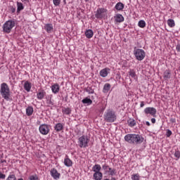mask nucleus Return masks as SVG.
<instances>
[{
  "mask_svg": "<svg viewBox=\"0 0 180 180\" xmlns=\"http://www.w3.org/2000/svg\"><path fill=\"white\" fill-rule=\"evenodd\" d=\"M109 71H110V69L109 68H104L100 71V75L103 78H105L108 77V74H109Z\"/></svg>",
  "mask_w": 180,
  "mask_h": 180,
  "instance_id": "nucleus-14",
  "label": "nucleus"
},
{
  "mask_svg": "<svg viewBox=\"0 0 180 180\" xmlns=\"http://www.w3.org/2000/svg\"><path fill=\"white\" fill-rule=\"evenodd\" d=\"M164 78L165 79H169L171 78V72L167 70L164 72Z\"/></svg>",
  "mask_w": 180,
  "mask_h": 180,
  "instance_id": "nucleus-24",
  "label": "nucleus"
},
{
  "mask_svg": "<svg viewBox=\"0 0 180 180\" xmlns=\"http://www.w3.org/2000/svg\"><path fill=\"white\" fill-rule=\"evenodd\" d=\"M54 129H55L56 131H61V130H63L64 129V126L61 123H57L55 125Z\"/></svg>",
  "mask_w": 180,
  "mask_h": 180,
  "instance_id": "nucleus-15",
  "label": "nucleus"
},
{
  "mask_svg": "<svg viewBox=\"0 0 180 180\" xmlns=\"http://www.w3.org/2000/svg\"><path fill=\"white\" fill-rule=\"evenodd\" d=\"M127 123L130 127H133L136 126V120H134L133 119L128 120Z\"/></svg>",
  "mask_w": 180,
  "mask_h": 180,
  "instance_id": "nucleus-28",
  "label": "nucleus"
},
{
  "mask_svg": "<svg viewBox=\"0 0 180 180\" xmlns=\"http://www.w3.org/2000/svg\"><path fill=\"white\" fill-rule=\"evenodd\" d=\"M146 124L147 126H150V122L146 121Z\"/></svg>",
  "mask_w": 180,
  "mask_h": 180,
  "instance_id": "nucleus-50",
  "label": "nucleus"
},
{
  "mask_svg": "<svg viewBox=\"0 0 180 180\" xmlns=\"http://www.w3.org/2000/svg\"><path fill=\"white\" fill-rule=\"evenodd\" d=\"M124 8V4H123V3H122V2H118L115 5V9L117 11H123Z\"/></svg>",
  "mask_w": 180,
  "mask_h": 180,
  "instance_id": "nucleus-17",
  "label": "nucleus"
},
{
  "mask_svg": "<svg viewBox=\"0 0 180 180\" xmlns=\"http://www.w3.org/2000/svg\"><path fill=\"white\" fill-rule=\"evenodd\" d=\"M0 94L2 98L6 101H9L11 99V89L6 83H2L1 84Z\"/></svg>",
  "mask_w": 180,
  "mask_h": 180,
  "instance_id": "nucleus-2",
  "label": "nucleus"
},
{
  "mask_svg": "<svg viewBox=\"0 0 180 180\" xmlns=\"http://www.w3.org/2000/svg\"><path fill=\"white\" fill-rule=\"evenodd\" d=\"M17 5H18V8H17L18 12H20V11H23V8H24L23 4L18 2Z\"/></svg>",
  "mask_w": 180,
  "mask_h": 180,
  "instance_id": "nucleus-29",
  "label": "nucleus"
},
{
  "mask_svg": "<svg viewBox=\"0 0 180 180\" xmlns=\"http://www.w3.org/2000/svg\"><path fill=\"white\" fill-rule=\"evenodd\" d=\"M0 162L1 164H4V162H6V161L5 160H1Z\"/></svg>",
  "mask_w": 180,
  "mask_h": 180,
  "instance_id": "nucleus-49",
  "label": "nucleus"
},
{
  "mask_svg": "<svg viewBox=\"0 0 180 180\" xmlns=\"http://www.w3.org/2000/svg\"><path fill=\"white\" fill-rule=\"evenodd\" d=\"M51 88L53 94H58L60 92V85L58 84H54Z\"/></svg>",
  "mask_w": 180,
  "mask_h": 180,
  "instance_id": "nucleus-13",
  "label": "nucleus"
},
{
  "mask_svg": "<svg viewBox=\"0 0 180 180\" xmlns=\"http://www.w3.org/2000/svg\"><path fill=\"white\" fill-rule=\"evenodd\" d=\"M109 168H110L108 165H103V169H104V171H108Z\"/></svg>",
  "mask_w": 180,
  "mask_h": 180,
  "instance_id": "nucleus-42",
  "label": "nucleus"
},
{
  "mask_svg": "<svg viewBox=\"0 0 180 180\" xmlns=\"http://www.w3.org/2000/svg\"><path fill=\"white\" fill-rule=\"evenodd\" d=\"M53 4L55 5V6H58V5H60V0H53Z\"/></svg>",
  "mask_w": 180,
  "mask_h": 180,
  "instance_id": "nucleus-40",
  "label": "nucleus"
},
{
  "mask_svg": "<svg viewBox=\"0 0 180 180\" xmlns=\"http://www.w3.org/2000/svg\"><path fill=\"white\" fill-rule=\"evenodd\" d=\"M134 55L138 61H143L146 58V52L143 49H137L134 50Z\"/></svg>",
  "mask_w": 180,
  "mask_h": 180,
  "instance_id": "nucleus-5",
  "label": "nucleus"
},
{
  "mask_svg": "<svg viewBox=\"0 0 180 180\" xmlns=\"http://www.w3.org/2000/svg\"><path fill=\"white\" fill-rule=\"evenodd\" d=\"M85 91L86 92H87V94H94L95 92L92 87H87L85 89Z\"/></svg>",
  "mask_w": 180,
  "mask_h": 180,
  "instance_id": "nucleus-31",
  "label": "nucleus"
},
{
  "mask_svg": "<svg viewBox=\"0 0 180 180\" xmlns=\"http://www.w3.org/2000/svg\"><path fill=\"white\" fill-rule=\"evenodd\" d=\"M63 113H65V115H70L71 113V109H70V108H65L63 110Z\"/></svg>",
  "mask_w": 180,
  "mask_h": 180,
  "instance_id": "nucleus-34",
  "label": "nucleus"
},
{
  "mask_svg": "<svg viewBox=\"0 0 180 180\" xmlns=\"http://www.w3.org/2000/svg\"><path fill=\"white\" fill-rule=\"evenodd\" d=\"M18 180H23L22 178H20V179H18Z\"/></svg>",
  "mask_w": 180,
  "mask_h": 180,
  "instance_id": "nucleus-54",
  "label": "nucleus"
},
{
  "mask_svg": "<svg viewBox=\"0 0 180 180\" xmlns=\"http://www.w3.org/2000/svg\"><path fill=\"white\" fill-rule=\"evenodd\" d=\"M30 180H39L37 175H32L30 176Z\"/></svg>",
  "mask_w": 180,
  "mask_h": 180,
  "instance_id": "nucleus-38",
  "label": "nucleus"
},
{
  "mask_svg": "<svg viewBox=\"0 0 180 180\" xmlns=\"http://www.w3.org/2000/svg\"><path fill=\"white\" fill-rule=\"evenodd\" d=\"M110 90V84L109 83H106L103 89V92L104 94H107V92H109V91Z\"/></svg>",
  "mask_w": 180,
  "mask_h": 180,
  "instance_id": "nucleus-19",
  "label": "nucleus"
},
{
  "mask_svg": "<svg viewBox=\"0 0 180 180\" xmlns=\"http://www.w3.org/2000/svg\"><path fill=\"white\" fill-rule=\"evenodd\" d=\"M104 120L108 123H113L116 120V114L111 110H107L104 115Z\"/></svg>",
  "mask_w": 180,
  "mask_h": 180,
  "instance_id": "nucleus-3",
  "label": "nucleus"
},
{
  "mask_svg": "<svg viewBox=\"0 0 180 180\" xmlns=\"http://www.w3.org/2000/svg\"><path fill=\"white\" fill-rule=\"evenodd\" d=\"M131 179H132V180H140V176H139L138 174H133V175L131 176Z\"/></svg>",
  "mask_w": 180,
  "mask_h": 180,
  "instance_id": "nucleus-36",
  "label": "nucleus"
},
{
  "mask_svg": "<svg viewBox=\"0 0 180 180\" xmlns=\"http://www.w3.org/2000/svg\"><path fill=\"white\" fill-rule=\"evenodd\" d=\"M172 134V131L169 129H167V132H166L167 137H171Z\"/></svg>",
  "mask_w": 180,
  "mask_h": 180,
  "instance_id": "nucleus-39",
  "label": "nucleus"
},
{
  "mask_svg": "<svg viewBox=\"0 0 180 180\" xmlns=\"http://www.w3.org/2000/svg\"><path fill=\"white\" fill-rule=\"evenodd\" d=\"M96 176H97V178H96L95 176H93L94 179H95V180H101L102 177L103 176V174L101 173V176H100L99 175H96Z\"/></svg>",
  "mask_w": 180,
  "mask_h": 180,
  "instance_id": "nucleus-41",
  "label": "nucleus"
},
{
  "mask_svg": "<svg viewBox=\"0 0 180 180\" xmlns=\"http://www.w3.org/2000/svg\"><path fill=\"white\" fill-rule=\"evenodd\" d=\"M174 157H176V158L177 160H179L180 158V151L179 150H176L175 152H174Z\"/></svg>",
  "mask_w": 180,
  "mask_h": 180,
  "instance_id": "nucleus-35",
  "label": "nucleus"
},
{
  "mask_svg": "<svg viewBox=\"0 0 180 180\" xmlns=\"http://www.w3.org/2000/svg\"><path fill=\"white\" fill-rule=\"evenodd\" d=\"M24 89H25V91H27V92L30 91V89H32V85L30 84V83H29V82H25V83L24 84Z\"/></svg>",
  "mask_w": 180,
  "mask_h": 180,
  "instance_id": "nucleus-22",
  "label": "nucleus"
},
{
  "mask_svg": "<svg viewBox=\"0 0 180 180\" xmlns=\"http://www.w3.org/2000/svg\"><path fill=\"white\" fill-rule=\"evenodd\" d=\"M129 74V77H131V78L136 77V72H134V70H130Z\"/></svg>",
  "mask_w": 180,
  "mask_h": 180,
  "instance_id": "nucleus-32",
  "label": "nucleus"
},
{
  "mask_svg": "<svg viewBox=\"0 0 180 180\" xmlns=\"http://www.w3.org/2000/svg\"><path fill=\"white\" fill-rule=\"evenodd\" d=\"M27 116H32L33 115V107L29 106L26 108Z\"/></svg>",
  "mask_w": 180,
  "mask_h": 180,
  "instance_id": "nucleus-21",
  "label": "nucleus"
},
{
  "mask_svg": "<svg viewBox=\"0 0 180 180\" xmlns=\"http://www.w3.org/2000/svg\"><path fill=\"white\" fill-rule=\"evenodd\" d=\"M13 27H15V22L12 20H8L3 25V32L9 33Z\"/></svg>",
  "mask_w": 180,
  "mask_h": 180,
  "instance_id": "nucleus-4",
  "label": "nucleus"
},
{
  "mask_svg": "<svg viewBox=\"0 0 180 180\" xmlns=\"http://www.w3.org/2000/svg\"><path fill=\"white\" fill-rule=\"evenodd\" d=\"M46 104L48 105V106H53V105H54V103H53L52 102V101H51V98H48L47 100H46Z\"/></svg>",
  "mask_w": 180,
  "mask_h": 180,
  "instance_id": "nucleus-33",
  "label": "nucleus"
},
{
  "mask_svg": "<svg viewBox=\"0 0 180 180\" xmlns=\"http://www.w3.org/2000/svg\"><path fill=\"white\" fill-rule=\"evenodd\" d=\"M176 50L177 51H180V44H178L176 46Z\"/></svg>",
  "mask_w": 180,
  "mask_h": 180,
  "instance_id": "nucleus-46",
  "label": "nucleus"
},
{
  "mask_svg": "<svg viewBox=\"0 0 180 180\" xmlns=\"http://www.w3.org/2000/svg\"><path fill=\"white\" fill-rule=\"evenodd\" d=\"M51 175L53 179H60V173H58V171L56 169V168H53L51 170Z\"/></svg>",
  "mask_w": 180,
  "mask_h": 180,
  "instance_id": "nucleus-11",
  "label": "nucleus"
},
{
  "mask_svg": "<svg viewBox=\"0 0 180 180\" xmlns=\"http://www.w3.org/2000/svg\"><path fill=\"white\" fill-rule=\"evenodd\" d=\"M45 95H46V92H44V91H42L37 94V98L38 99L41 100L43 99V98H44Z\"/></svg>",
  "mask_w": 180,
  "mask_h": 180,
  "instance_id": "nucleus-26",
  "label": "nucleus"
},
{
  "mask_svg": "<svg viewBox=\"0 0 180 180\" xmlns=\"http://www.w3.org/2000/svg\"><path fill=\"white\" fill-rule=\"evenodd\" d=\"M115 21L117 22V23H122V22L124 21V18L122 14H117L114 16Z\"/></svg>",
  "mask_w": 180,
  "mask_h": 180,
  "instance_id": "nucleus-12",
  "label": "nucleus"
},
{
  "mask_svg": "<svg viewBox=\"0 0 180 180\" xmlns=\"http://www.w3.org/2000/svg\"><path fill=\"white\" fill-rule=\"evenodd\" d=\"M64 164L65 167H72V161L70 158H65Z\"/></svg>",
  "mask_w": 180,
  "mask_h": 180,
  "instance_id": "nucleus-20",
  "label": "nucleus"
},
{
  "mask_svg": "<svg viewBox=\"0 0 180 180\" xmlns=\"http://www.w3.org/2000/svg\"><path fill=\"white\" fill-rule=\"evenodd\" d=\"M105 13H106V9L102 8H98L95 14V17L96 19H103Z\"/></svg>",
  "mask_w": 180,
  "mask_h": 180,
  "instance_id": "nucleus-9",
  "label": "nucleus"
},
{
  "mask_svg": "<svg viewBox=\"0 0 180 180\" xmlns=\"http://www.w3.org/2000/svg\"><path fill=\"white\" fill-rule=\"evenodd\" d=\"M101 169H102L101 165H95L92 167V171H94V172H95L93 175V176H94V178H97L96 175H99L100 176H102V172H101Z\"/></svg>",
  "mask_w": 180,
  "mask_h": 180,
  "instance_id": "nucleus-8",
  "label": "nucleus"
},
{
  "mask_svg": "<svg viewBox=\"0 0 180 180\" xmlns=\"http://www.w3.org/2000/svg\"><path fill=\"white\" fill-rule=\"evenodd\" d=\"M151 122L152 123H155V118H152L151 119Z\"/></svg>",
  "mask_w": 180,
  "mask_h": 180,
  "instance_id": "nucleus-48",
  "label": "nucleus"
},
{
  "mask_svg": "<svg viewBox=\"0 0 180 180\" xmlns=\"http://www.w3.org/2000/svg\"><path fill=\"white\" fill-rule=\"evenodd\" d=\"M45 30H46L47 33H51V30H53V25L52 24H46L44 26Z\"/></svg>",
  "mask_w": 180,
  "mask_h": 180,
  "instance_id": "nucleus-18",
  "label": "nucleus"
},
{
  "mask_svg": "<svg viewBox=\"0 0 180 180\" xmlns=\"http://www.w3.org/2000/svg\"><path fill=\"white\" fill-rule=\"evenodd\" d=\"M85 36L87 37V39H91V37L94 36V31H92V30H87L85 32Z\"/></svg>",
  "mask_w": 180,
  "mask_h": 180,
  "instance_id": "nucleus-16",
  "label": "nucleus"
},
{
  "mask_svg": "<svg viewBox=\"0 0 180 180\" xmlns=\"http://www.w3.org/2000/svg\"><path fill=\"white\" fill-rule=\"evenodd\" d=\"M144 112L146 115H151L153 117H155V114L157 113V109L153 107H148L145 108Z\"/></svg>",
  "mask_w": 180,
  "mask_h": 180,
  "instance_id": "nucleus-10",
  "label": "nucleus"
},
{
  "mask_svg": "<svg viewBox=\"0 0 180 180\" xmlns=\"http://www.w3.org/2000/svg\"><path fill=\"white\" fill-rule=\"evenodd\" d=\"M167 25L169 27H175V21L172 19H169L167 20Z\"/></svg>",
  "mask_w": 180,
  "mask_h": 180,
  "instance_id": "nucleus-27",
  "label": "nucleus"
},
{
  "mask_svg": "<svg viewBox=\"0 0 180 180\" xmlns=\"http://www.w3.org/2000/svg\"><path fill=\"white\" fill-rule=\"evenodd\" d=\"M124 140L129 144H141L144 141V138L140 134H128L124 136Z\"/></svg>",
  "mask_w": 180,
  "mask_h": 180,
  "instance_id": "nucleus-1",
  "label": "nucleus"
},
{
  "mask_svg": "<svg viewBox=\"0 0 180 180\" xmlns=\"http://www.w3.org/2000/svg\"><path fill=\"white\" fill-rule=\"evenodd\" d=\"M82 102V103H84L86 105H92V100H91V98H89L88 97L83 99Z\"/></svg>",
  "mask_w": 180,
  "mask_h": 180,
  "instance_id": "nucleus-25",
  "label": "nucleus"
},
{
  "mask_svg": "<svg viewBox=\"0 0 180 180\" xmlns=\"http://www.w3.org/2000/svg\"><path fill=\"white\" fill-rule=\"evenodd\" d=\"M6 180H16V176L15 174H10Z\"/></svg>",
  "mask_w": 180,
  "mask_h": 180,
  "instance_id": "nucleus-37",
  "label": "nucleus"
},
{
  "mask_svg": "<svg viewBox=\"0 0 180 180\" xmlns=\"http://www.w3.org/2000/svg\"><path fill=\"white\" fill-rule=\"evenodd\" d=\"M24 1H25L26 2H29V0H24Z\"/></svg>",
  "mask_w": 180,
  "mask_h": 180,
  "instance_id": "nucleus-53",
  "label": "nucleus"
},
{
  "mask_svg": "<svg viewBox=\"0 0 180 180\" xmlns=\"http://www.w3.org/2000/svg\"><path fill=\"white\" fill-rule=\"evenodd\" d=\"M170 122H171V123H176V119H175V117H172V116L170 118Z\"/></svg>",
  "mask_w": 180,
  "mask_h": 180,
  "instance_id": "nucleus-45",
  "label": "nucleus"
},
{
  "mask_svg": "<svg viewBox=\"0 0 180 180\" xmlns=\"http://www.w3.org/2000/svg\"><path fill=\"white\" fill-rule=\"evenodd\" d=\"M141 108H143L144 106V101H142L140 105Z\"/></svg>",
  "mask_w": 180,
  "mask_h": 180,
  "instance_id": "nucleus-47",
  "label": "nucleus"
},
{
  "mask_svg": "<svg viewBox=\"0 0 180 180\" xmlns=\"http://www.w3.org/2000/svg\"><path fill=\"white\" fill-rule=\"evenodd\" d=\"M111 180H116L115 177H112Z\"/></svg>",
  "mask_w": 180,
  "mask_h": 180,
  "instance_id": "nucleus-51",
  "label": "nucleus"
},
{
  "mask_svg": "<svg viewBox=\"0 0 180 180\" xmlns=\"http://www.w3.org/2000/svg\"><path fill=\"white\" fill-rule=\"evenodd\" d=\"M106 172L111 175V176H113L114 175H116V174H117V172H116V169H112L111 167H110L108 170L106 171Z\"/></svg>",
  "mask_w": 180,
  "mask_h": 180,
  "instance_id": "nucleus-23",
  "label": "nucleus"
},
{
  "mask_svg": "<svg viewBox=\"0 0 180 180\" xmlns=\"http://www.w3.org/2000/svg\"><path fill=\"white\" fill-rule=\"evenodd\" d=\"M138 26L139 27H146V21L141 20H139V23H138Z\"/></svg>",
  "mask_w": 180,
  "mask_h": 180,
  "instance_id": "nucleus-30",
  "label": "nucleus"
},
{
  "mask_svg": "<svg viewBox=\"0 0 180 180\" xmlns=\"http://www.w3.org/2000/svg\"><path fill=\"white\" fill-rule=\"evenodd\" d=\"M10 8L11 13H15V12H16V8H15L13 6H11Z\"/></svg>",
  "mask_w": 180,
  "mask_h": 180,
  "instance_id": "nucleus-44",
  "label": "nucleus"
},
{
  "mask_svg": "<svg viewBox=\"0 0 180 180\" xmlns=\"http://www.w3.org/2000/svg\"><path fill=\"white\" fill-rule=\"evenodd\" d=\"M5 178H6V175L0 172V179H5Z\"/></svg>",
  "mask_w": 180,
  "mask_h": 180,
  "instance_id": "nucleus-43",
  "label": "nucleus"
},
{
  "mask_svg": "<svg viewBox=\"0 0 180 180\" xmlns=\"http://www.w3.org/2000/svg\"><path fill=\"white\" fill-rule=\"evenodd\" d=\"M39 131L41 134L46 136L50 132V127L46 124H43L39 126Z\"/></svg>",
  "mask_w": 180,
  "mask_h": 180,
  "instance_id": "nucleus-7",
  "label": "nucleus"
},
{
  "mask_svg": "<svg viewBox=\"0 0 180 180\" xmlns=\"http://www.w3.org/2000/svg\"><path fill=\"white\" fill-rule=\"evenodd\" d=\"M85 2H89V0H84Z\"/></svg>",
  "mask_w": 180,
  "mask_h": 180,
  "instance_id": "nucleus-52",
  "label": "nucleus"
},
{
  "mask_svg": "<svg viewBox=\"0 0 180 180\" xmlns=\"http://www.w3.org/2000/svg\"><path fill=\"white\" fill-rule=\"evenodd\" d=\"M89 141V139H88V136L83 135L79 138V147L80 148H85V147H88V143Z\"/></svg>",
  "mask_w": 180,
  "mask_h": 180,
  "instance_id": "nucleus-6",
  "label": "nucleus"
}]
</instances>
